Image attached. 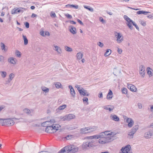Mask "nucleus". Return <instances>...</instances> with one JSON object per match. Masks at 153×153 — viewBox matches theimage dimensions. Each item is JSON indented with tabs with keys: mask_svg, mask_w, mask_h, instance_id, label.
I'll return each instance as SVG.
<instances>
[{
	"mask_svg": "<svg viewBox=\"0 0 153 153\" xmlns=\"http://www.w3.org/2000/svg\"><path fill=\"white\" fill-rule=\"evenodd\" d=\"M78 149V147L73 145L67 146L61 149L58 153H75Z\"/></svg>",
	"mask_w": 153,
	"mask_h": 153,
	"instance_id": "f257e3e1",
	"label": "nucleus"
},
{
	"mask_svg": "<svg viewBox=\"0 0 153 153\" xmlns=\"http://www.w3.org/2000/svg\"><path fill=\"white\" fill-rule=\"evenodd\" d=\"M95 144L94 140H89L83 142L82 145V148L83 150L88 149L91 147L95 146Z\"/></svg>",
	"mask_w": 153,
	"mask_h": 153,
	"instance_id": "f03ea898",
	"label": "nucleus"
},
{
	"mask_svg": "<svg viewBox=\"0 0 153 153\" xmlns=\"http://www.w3.org/2000/svg\"><path fill=\"white\" fill-rule=\"evenodd\" d=\"M109 131H106L105 132L101 133L99 135H96L91 136V139H99L101 137H108L107 136L110 135L111 134L109 133Z\"/></svg>",
	"mask_w": 153,
	"mask_h": 153,
	"instance_id": "7ed1b4c3",
	"label": "nucleus"
},
{
	"mask_svg": "<svg viewBox=\"0 0 153 153\" xmlns=\"http://www.w3.org/2000/svg\"><path fill=\"white\" fill-rule=\"evenodd\" d=\"M138 128V125L135 126L128 133V138L129 139H132L133 137V136Z\"/></svg>",
	"mask_w": 153,
	"mask_h": 153,
	"instance_id": "20e7f679",
	"label": "nucleus"
},
{
	"mask_svg": "<svg viewBox=\"0 0 153 153\" xmlns=\"http://www.w3.org/2000/svg\"><path fill=\"white\" fill-rule=\"evenodd\" d=\"M100 139L99 140V142L102 144H105L110 141L111 139L110 137H100Z\"/></svg>",
	"mask_w": 153,
	"mask_h": 153,
	"instance_id": "39448f33",
	"label": "nucleus"
},
{
	"mask_svg": "<svg viewBox=\"0 0 153 153\" xmlns=\"http://www.w3.org/2000/svg\"><path fill=\"white\" fill-rule=\"evenodd\" d=\"M75 116L72 114H69L66 115L63 118L62 120L63 121H69L70 120L74 118Z\"/></svg>",
	"mask_w": 153,
	"mask_h": 153,
	"instance_id": "423d86ee",
	"label": "nucleus"
},
{
	"mask_svg": "<svg viewBox=\"0 0 153 153\" xmlns=\"http://www.w3.org/2000/svg\"><path fill=\"white\" fill-rule=\"evenodd\" d=\"M4 123H5L4 125L9 126L13 125L15 122L13 120L9 119L6 120Z\"/></svg>",
	"mask_w": 153,
	"mask_h": 153,
	"instance_id": "0eeeda50",
	"label": "nucleus"
},
{
	"mask_svg": "<svg viewBox=\"0 0 153 153\" xmlns=\"http://www.w3.org/2000/svg\"><path fill=\"white\" fill-rule=\"evenodd\" d=\"M145 69L144 66L143 65H141L139 67V73L141 75V77L143 78L144 77Z\"/></svg>",
	"mask_w": 153,
	"mask_h": 153,
	"instance_id": "6e6552de",
	"label": "nucleus"
},
{
	"mask_svg": "<svg viewBox=\"0 0 153 153\" xmlns=\"http://www.w3.org/2000/svg\"><path fill=\"white\" fill-rule=\"evenodd\" d=\"M125 119L126 118V122L128 123V126L129 127H131L134 124L133 120L131 118H127V117L125 116Z\"/></svg>",
	"mask_w": 153,
	"mask_h": 153,
	"instance_id": "1a4fd4ad",
	"label": "nucleus"
},
{
	"mask_svg": "<svg viewBox=\"0 0 153 153\" xmlns=\"http://www.w3.org/2000/svg\"><path fill=\"white\" fill-rule=\"evenodd\" d=\"M114 35L115 37L117 38V41L118 42H121L122 38V36L120 33H117L116 32H114Z\"/></svg>",
	"mask_w": 153,
	"mask_h": 153,
	"instance_id": "9d476101",
	"label": "nucleus"
},
{
	"mask_svg": "<svg viewBox=\"0 0 153 153\" xmlns=\"http://www.w3.org/2000/svg\"><path fill=\"white\" fill-rule=\"evenodd\" d=\"M51 126L53 133L55 132L56 131L59 130L61 127L59 125L57 124H53L51 125Z\"/></svg>",
	"mask_w": 153,
	"mask_h": 153,
	"instance_id": "9b49d317",
	"label": "nucleus"
},
{
	"mask_svg": "<svg viewBox=\"0 0 153 153\" xmlns=\"http://www.w3.org/2000/svg\"><path fill=\"white\" fill-rule=\"evenodd\" d=\"M127 87L131 91L136 92L137 91V88L136 87L132 84H128Z\"/></svg>",
	"mask_w": 153,
	"mask_h": 153,
	"instance_id": "f8f14e48",
	"label": "nucleus"
},
{
	"mask_svg": "<svg viewBox=\"0 0 153 153\" xmlns=\"http://www.w3.org/2000/svg\"><path fill=\"white\" fill-rule=\"evenodd\" d=\"M125 153H132L130 145H127L125 146Z\"/></svg>",
	"mask_w": 153,
	"mask_h": 153,
	"instance_id": "ddd939ff",
	"label": "nucleus"
},
{
	"mask_svg": "<svg viewBox=\"0 0 153 153\" xmlns=\"http://www.w3.org/2000/svg\"><path fill=\"white\" fill-rule=\"evenodd\" d=\"M153 135V131L150 130L146 132L144 134V137L146 138H150Z\"/></svg>",
	"mask_w": 153,
	"mask_h": 153,
	"instance_id": "4468645a",
	"label": "nucleus"
},
{
	"mask_svg": "<svg viewBox=\"0 0 153 153\" xmlns=\"http://www.w3.org/2000/svg\"><path fill=\"white\" fill-rule=\"evenodd\" d=\"M66 105L65 104L59 106V107L56 108V113H59L61 111L63 110L64 109L66 108Z\"/></svg>",
	"mask_w": 153,
	"mask_h": 153,
	"instance_id": "2eb2a0df",
	"label": "nucleus"
},
{
	"mask_svg": "<svg viewBox=\"0 0 153 153\" xmlns=\"http://www.w3.org/2000/svg\"><path fill=\"white\" fill-rule=\"evenodd\" d=\"M17 60L16 59L13 57H10L8 59V61L9 63L13 64H16Z\"/></svg>",
	"mask_w": 153,
	"mask_h": 153,
	"instance_id": "dca6fc26",
	"label": "nucleus"
},
{
	"mask_svg": "<svg viewBox=\"0 0 153 153\" xmlns=\"http://www.w3.org/2000/svg\"><path fill=\"white\" fill-rule=\"evenodd\" d=\"M45 131L48 133H53V131L52 129V126L51 125L48 126L45 128Z\"/></svg>",
	"mask_w": 153,
	"mask_h": 153,
	"instance_id": "f3484780",
	"label": "nucleus"
},
{
	"mask_svg": "<svg viewBox=\"0 0 153 153\" xmlns=\"http://www.w3.org/2000/svg\"><path fill=\"white\" fill-rule=\"evenodd\" d=\"M69 30L70 32L71 33L73 34H75L76 33V29L75 27H74L72 26H69Z\"/></svg>",
	"mask_w": 153,
	"mask_h": 153,
	"instance_id": "a211bd4d",
	"label": "nucleus"
},
{
	"mask_svg": "<svg viewBox=\"0 0 153 153\" xmlns=\"http://www.w3.org/2000/svg\"><path fill=\"white\" fill-rule=\"evenodd\" d=\"M68 87L70 90V93L71 95L73 97H75L76 96V93L74 89L71 85H69Z\"/></svg>",
	"mask_w": 153,
	"mask_h": 153,
	"instance_id": "6ab92c4d",
	"label": "nucleus"
},
{
	"mask_svg": "<svg viewBox=\"0 0 153 153\" xmlns=\"http://www.w3.org/2000/svg\"><path fill=\"white\" fill-rule=\"evenodd\" d=\"M89 127H85L81 128L80 130L81 132L83 134H86L89 133Z\"/></svg>",
	"mask_w": 153,
	"mask_h": 153,
	"instance_id": "aec40b11",
	"label": "nucleus"
},
{
	"mask_svg": "<svg viewBox=\"0 0 153 153\" xmlns=\"http://www.w3.org/2000/svg\"><path fill=\"white\" fill-rule=\"evenodd\" d=\"M110 119L114 121H118L119 120V118L115 115L111 114L110 116Z\"/></svg>",
	"mask_w": 153,
	"mask_h": 153,
	"instance_id": "412c9836",
	"label": "nucleus"
},
{
	"mask_svg": "<svg viewBox=\"0 0 153 153\" xmlns=\"http://www.w3.org/2000/svg\"><path fill=\"white\" fill-rule=\"evenodd\" d=\"M15 75L13 73H11L9 75V79L6 82V83H9L14 77Z\"/></svg>",
	"mask_w": 153,
	"mask_h": 153,
	"instance_id": "4be33fe9",
	"label": "nucleus"
},
{
	"mask_svg": "<svg viewBox=\"0 0 153 153\" xmlns=\"http://www.w3.org/2000/svg\"><path fill=\"white\" fill-rule=\"evenodd\" d=\"M1 48L2 50H4V51L6 52L7 50V47H6L5 45L2 42H1Z\"/></svg>",
	"mask_w": 153,
	"mask_h": 153,
	"instance_id": "5701e85b",
	"label": "nucleus"
},
{
	"mask_svg": "<svg viewBox=\"0 0 153 153\" xmlns=\"http://www.w3.org/2000/svg\"><path fill=\"white\" fill-rule=\"evenodd\" d=\"M113 95V93L111 90H109V92L107 96V99L108 100H110L112 97H110V96H111Z\"/></svg>",
	"mask_w": 153,
	"mask_h": 153,
	"instance_id": "b1692460",
	"label": "nucleus"
},
{
	"mask_svg": "<svg viewBox=\"0 0 153 153\" xmlns=\"http://www.w3.org/2000/svg\"><path fill=\"white\" fill-rule=\"evenodd\" d=\"M150 13L149 12L143 10H140L137 12V13L138 14H143L144 15H146L147 13Z\"/></svg>",
	"mask_w": 153,
	"mask_h": 153,
	"instance_id": "393cba45",
	"label": "nucleus"
},
{
	"mask_svg": "<svg viewBox=\"0 0 153 153\" xmlns=\"http://www.w3.org/2000/svg\"><path fill=\"white\" fill-rule=\"evenodd\" d=\"M133 22H127L126 24L129 27L131 30H132L133 29V27L132 26V25H133Z\"/></svg>",
	"mask_w": 153,
	"mask_h": 153,
	"instance_id": "a878e982",
	"label": "nucleus"
},
{
	"mask_svg": "<svg viewBox=\"0 0 153 153\" xmlns=\"http://www.w3.org/2000/svg\"><path fill=\"white\" fill-rule=\"evenodd\" d=\"M147 73L149 75V77L152 76V72L151 71H150L149 70H152V69L148 67L147 68Z\"/></svg>",
	"mask_w": 153,
	"mask_h": 153,
	"instance_id": "bb28decb",
	"label": "nucleus"
},
{
	"mask_svg": "<svg viewBox=\"0 0 153 153\" xmlns=\"http://www.w3.org/2000/svg\"><path fill=\"white\" fill-rule=\"evenodd\" d=\"M22 37L24 40V44L25 45H26L28 43V40L26 36L23 35Z\"/></svg>",
	"mask_w": 153,
	"mask_h": 153,
	"instance_id": "cd10ccee",
	"label": "nucleus"
},
{
	"mask_svg": "<svg viewBox=\"0 0 153 153\" xmlns=\"http://www.w3.org/2000/svg\"><path fill=\"white\" fill-rule=\"evenodd\" d=\"M111 53V50L110 49H107L104 54V56H107L110 55Z\"/></svg>",
	"mask_w": 153,
	"mask_h": 153,
	"instance_id": "c85d7f7f",
	"label": "nucleus"
},
{
	"mask_svg": "<svg viewBox=\"0 0 153 153\" xmlns=\"http://www.w3.org/2000/svg\"><path fill=\"white\" fill-rule=\"evenodd\" d=\"M82 54L80 52L76 54L77 58L79 59H81L82 58Z\"/></svg>",
	"mask_w": 153,
	"mask_h": 153,
	"instance_id": "c756f323",
	"label": "nucleus"
},
{
	"mask_svg": "<svg viewBox=\"0 0 153 153\" xmlns=\"http://www.w3.org/2000/svg\"><path fill=\"white\" fill-rule=\"evenodd\" d=\"M0 73L1 77L3 78H4L7 76V73L6 72L4 71H1Z\"/></svg>",
	"mask_w": 153,
	"mask_h": 153,
	"instance_id": "7c9ffc66",
	"label": "nucleus"
},
{
	"mask_svg": "<svg viewBox=\"0 0 153 153\" xmlns=\"http://www.w3.org/2000/svg\"><path fill=\"white\" fill-rule=\"evenodd\" d=\"M55 48V50L59 53H60L61 52V50L59 47H58L57 46H54Z\"/></svg>",
	"mask_w": 153,
	"mask_h": 153,
	"instance_id": "2f4dec72",
	"label": "nucleus"
},
{
	"mask_svg": "<svg viewBox=\"0 0 153 153\" xmlns=\"http://www.w3.org/2000/svg\"><path fill=\"white\" fill-rule=\"evenodd\" d=\"M20 11V9H19V8H18L17 9L14 10H12L11 13L12 14L17 13H19V11Z\"/></svg>",
	"mask_w": 153,
	"mask_h": 153,
	"instance_id": "473e14b6",
	"label": "nucleus"
},
{
	"mask_svg": "<svg viewBox=\"0 0 153 153\" xmlns=\"http://www.w3.org/2000/svg\"><path fill=\"white\" fill-rule=\"evenodd\" d=\"M15 54L16 56L18 57H20L21 56V52L18 50L15 51Z\"/></svg>",
	"mask_w": 153,
	"mask_h": 153,
	"instance_id": "72a5a7b5",
	"label": "nucleus"
},
{
	"mask_svg": "<svg viewBox=\"0 0 153 153\" xmlns=\"http://www.w3.org/2000/svg\"><path fill=\"white\" fill-rule=\"evenodd\" d=\"M86 91H87L86 90H85L84 91H83L82 89H81L79 91V92L80 95H83V96H86V93L85 92Z\"/></svg>",
	"mask_w": 153,
	"mask_h": 153,
	"instance_id": "f704fd0d",
	"label": "nucleus"
},
{
	"mask_svg": "<svg viewBox=\"0 0 153 153\" xmlns=\"http://www.w3.org/2000/svg\"><path fill=\"white\" fill-rule=\"evenodd\" d=\"M42 90L46 93L48 92L49 91V89L45 87H42L41 88Z\"/></svg>",
	"mask_w": 153,
	"mask_h": 153,
	"instance_id": "c9c22d12",
	"label": "nucleus"
},
{
	"mask_svg": "<svg viewBox=\"0 0 153 153\" xmlns=\"http://www.w3.org/2000/svg\"><path fill=\"white\" fill-rule=\"evenodd\" d=\"M56 87L57 88H62L61 84L59 82H57L55 84Z\"/></svg>",
	"mask_w": 153,
	"mask_h": 153,
	"instance_id": "e433bc0d",
	"label": "nucleus"
},
{
	"mask_svg": "<svg viewBox=\"0 0 153 153\" xmlns=\"http://www.w3.org/2000/svg\"><path fill=\"white\" fill-rule=\"evenodd\" d=\"M0 62L3 64L5 63L4 57L3 56L1 55H0Z\"/></svg>",
	"mask_w": 153,
	"mask_h": 153,
	"instance_id": "4c0bfd02",
	"label": "nucleus"
},
{
	"mask_svg": "<svg viewBox=\"0 0 153 153\" xmlns=\"http://www.w3.org/2000/svg\"><path fill=\"white\" fill-rule=\"evenodd\" d=\"M125 19L126 20L127 22H130L132 23V22H133L131 19L126 15H125Z\"/></svg>",
	"mask_w": 153,
	"mask_h": 153,
	"instance_id": "58836bf2",
	"label": "nucleus"
},
{
	"mask_svg": "<svg viewBox=\"0 0 153 153\" xmlns=\"http://www.w3.org/2000/svg\"><path fill=\"white\" fill-rule=\"evenodd\" d=\"M89 127V132H90L95 131L96 129V128L94 126L92 127Z\"/></svg>",
	"mask_w": 153,
	"mask_h": 153,
	"instance_id": "ea45409f",
	"label": "nucleus"
},
{
	"mask_svg": "<svg viewBox=\"0 0 153 153\" xmlns=\"http://www.w3.org/2000/svg\"><path fill=\"white\" fill-rule=\"evenodd\" d=\"M23 111L24 113L27 114H30L31 113L30 110L27 108H25L24 109Z\"/></svg>",
	"mask_w": 153,
	"mask_h": 153,
	"instance_id": "a19ab883",
	"label": "nucleus"
},
{
	"mask_svg": "<svg viewBox=\"0 0 153 153\" xmlns=\"http://www.w3.org/2000/svg\"><path fill=\"white\" fill-rule=\"evenodd\" d=\"M65 50L68 52H71L72 51V49L71 48L66 46H65Z\"/></svg>",
	"mask_w": 153,
	"mask_h": 153,
	"instance_id": "79ce46f5",
	"label": "nucleus"
},
{
	"mask_svg": "<svg viewBox=\"0 0 153 153\" xmlns=\"http://www.w3.org/2000/svg\"><path fill=\"white\" fill-rule=\"evenodd\" d=\"M84 7L85 8L88 9V10H89V11H90L91 12H92L93 11V9L92 7H90L89 6H84Z\"/></svg>",
	"mask_w": 153,
	"mask_h": 153,
	"instance_id": "37998d69",
	"label": "nucleus"
},
{
	"mask_svg": "<svg viewBox=\"0 0 153 153\" xmlns=\"http://www.w3.org/2000/svg\"><path fill=\"white\" fill-rule=\"evenodd\" d=\"M51 122V121H45V122H43V123H42L41 126H42L47 127V126H48L46 124L47 123H49V122Z\"/></svg>",
	"mask_w": 153,
	"mask_h": 153,
	"instance_id": "c03bdc74",
	"label": "nucleus"
},
{
	"mask_svg": "<svg viewBox=\"0 0 153 153\" xmlns=\"http://www.w3.org/2000/svg\"><path fill=\"white\" fill-rule=\"evenodd\" d=\"M125 92H126V93H125V94L126 95V96L128 98H129L130 97V95L128 93V91L127 90L126 88H125Z\"/></svg>",
	"mask_w": 153,
	"mask_h": 153,
	"instance_id": "a18cd8bd",
	"label": "nucleus"
},
{
	"mask_svg": "<svg viewBox=\"0 0 153 153\" xmlns=\"http://www.w3.org/2000/svg\"><path fill=\"white\" fill-rule=\"evenodd\" d=\"M139 22L141 25H142L143 26H145L146 25V22L144 21H143L141 20H140V21H139Z\"/></svg>",
	"mask_w": 153,
	"mask_h": 153,
	"instance_id": "49530a36",
	"label": "nucleus"
},
{
	"mask_svg": "<svg viewBox=\"0 0 153 153\" xmlns=\"http://www.w3.org/2000/svg\"><path fill=\"white\" fill-rule=\"evenodd\" d=\"M133 25L135 26L136 27V29L138 30H139V28L138 27V26L137 25V24L133 22Z\"/></svg>",
	"mask_w": 153,
	"mask_h": 153,
	"instance_id": "de8ad7c7",
	"label": "nucleus"
},
{
	"mask_svg": "<svg viewBox=\"0 0 153 153\" xmlns=\"http://www.w3.org/2000/svg\"><path fill=\"white\" fill-rule=\"evenodd\" d=\"M65 16H66V17H67L69 19H71L72 18V16L71 15L68 14L67 13L66 14H65Z\"/></svg>",
	"mask_w": 153,
	"mask_h": 153,
	"instance_id": "09e8293b",
	"label": "nucleus"
},
{
	"mask_svg": "<svg viewBox=\"0 0 153 153\" xmlns=\"http://www.w3.org/2000/svg\"><path fill=\"white\" fill-rule=\"evenodd\" d=\"M97 45L101 48H102L104 45L103 43L101 42H98Z\"/></svg>",
	"mask_w": 153,
	"mask_h": 153,
	"instance_id": "8fccbe9b",
	"label": "nucleus"
},
{
	"mask_svg": "<svg viewBox=\"0 0 153 153\" xmlns=\"http://www.w3.org/2000/svg\"><path fill=\"white\" fill-rule=\"evenodd\" d=\"M88 99L87 97H84L82 99V101L83 102H88Z\"/></svg>",
	"mask_w": 153,
	"mask_h": 153,
	"instance_id": "3c124183",
	"label": "nucleus"
},
{
	"mask_svg": "<svg viewBox=\"0 0 153 153\" xmlns=\"http://www.w3.org/2000/svg\"><path fill=\"white\" fill-rule=\"evenodd\" d=\"M99 20L100 22H101L103 23H104L105 22V21L103 19V18L102 17H100V18Z\"/></svg>",
	"mask_w": 153,
	"mask_h": 153,
	"instance_id": "603ef678",
	"label": "nucleus"
},
{
	"mask_svg": "<svg viewBox=\"0 0 153 153\" xmlns=\"http://www.w3.org/2000/svg\"><path fill=\"white\" fill-rule=\"evenodd\" d=\"M110 108H108V110L109 111H111L113 110L114 108V107L112 105H110Z\"/></svg>",
	"mask_w": 153,
	"mask_h": 153,
	"instance_id": "864d4df0",
	"label": "nucleus"
},
{
	"mask_svg": "<svg viewBox=\"0 0 153 153\" xmlns=\"http://www.w3.org/2000/svg\"><path fill=\"white\" fill-rule=\"evenodd\" d=\"M72 137V136L68 135L67 136L65 137L64 138L65 139H66L67 140H68L70 139Z\"/></svg>",
	"mask_w": 153,
	"mask_h": 153,
	"instance_id": "5fc2aeb1",
	"label": "nucleus"
},
{
	"mask_svg": "<svg viewBox=\"0 0 153 153\" xmlns=\"http://www.w3.org/2000/svg\"><path fill=\"white\" fill-rule=\"evenodd\" d=\"M25 25L27 28H28L29 27V24L28 22H26L25 23Z\"/></svg>",
	"mask_w": 153,
	"mask_h": 153,
	"instance_id": "6e6d98bb",
	"label": "nucleus"
},
{
	"mask_svg": "<svg viewBox=\"0 0 153 153\" xmlns=\"http://www.w3.org/2000/svg\"><path fill=\"white\" fill-rule=\"evenodd\" d=\"M51 17H55L56 16V15L54 13H53L51 12Z\"/></svg>",
	"mask_w": 153,
	"mask_h": 153,
	"instance_id": "4d7b16f0",
	"label": "nucleus"
},
{
	"mask_svg": "<svg viewBox=\"0 0 153 153\" xmlns=\"http://www.w3.org/2000/svg\"><path fill=\"white\" fill-rule=\"evenodd\" d=\"M98 96L99 98H102L103 97L102 93V92H100L98 94Z\"/></svg>",
	"mask_w": 153,
	"mask_h": 153,
	"instance_id": "13d9d810",
	"label": "nucleus"
},
{
	"mask_svg": "<svg viewBox=\"0 0 153 153\" xmlns=\"http://www.w3.org/2000/svg\"><path fill=\"white\" fill-rule=\"evenodd\" d=\"M71 6H72V7H74L76 9H77L78 8L79 6L78 5H72Z\"/></svg>",
	"mask_w": 153,
	"mask_h": 153,
	"instance_id": "bf43d9fd",
	"label": "nucleus"
},
{
	"mask_svg": "<svg viewBox=\"0 0 153 153\" xmlns=\"http://www.w3.org/2000/svg\"><path fill=\"white\" fill-rule=\"evenodd\" d=\"M77 21L81 25H83V22L79 19H77Z\"/></svg>",
	"mask_w": 153,
	"mask_h": 153,
	"instance_id": "052dcab7",
	"label": "nucleus"
},
{
	"mask_svg": "<svg viewBox=\"0 0 153 153\" xmlns=\"http://www.w3.org/2000/svg\"><path fill=\"white\" fill-rule=\"evenodd\" d=\"M138 107L139 109H141L142 108V105L141 103H138Z\"/></svg>",
	"mask_w": 153,
	"mask_h": 153,
	"instance_id": "680f3d73",
	"label": "nucleus"
},
{
	"mask_svg": "<svg viewBox=\"0 0 153 153\" xmlns=\"http://www.w3.org/2000/svg\"><path fill=\"white\" fill-rule=\"evenodd\" d=\"M19 9H20V11H19V13L20 12L21 13H23L24 11L23 10L25 9H24L22 8H19Z\"/></svg>",
	"mask_w": 153,
	"mask_h": 153,
	"instance_id": "e2e57ef3",
	"label": "nucleus"
},
{
	"mask_svg": "<svg viewBox=\"0 0 153 153\" xmlns=\"http://www.w3.org/2000/svg\"><path fill=\"white\" fill-rule=\"evenodd\" d=\"M121 152H120V153H124V146H123L122 147V149L121 150Z\"/></svg>",
	"mask_w": 153,
	"mask_h": 153,
	"instance_id": "0e129e2a",
	"label": "nucleus"
},
{
	"mask_svg": "<svg viewBox=\"0 0 153 153\" xmlns=\"http://www.w3.org/2000/svg\"><path fill=\"white\" fill-rule=\"evenodd\" d=\"M117 51H118V53H119L120 54L122 52V50L121 49L118 48Z\"/></svg>",
	"mask_w": 153,
	"mask_h": 153,
	"instance_id": "69168bd1",
	"label": "nucleus"
},
{
	"mask_svg": "<svg viewBox=\"0 0 153 153\" xmlns=\"http://www.w3.org/2000/svg\"><path fill=\"white\" fill-rule=\"evenodd\" d=\"M37 16V15L34 13H32V15L31 16V17L32 18H34V17H36Z\"/></svg>",
	"mask_w": 153,
	"mask_h": 153,
	"instance_id": "338daca9",
	"label": "nucleus"
},
{
	"mask_svg": "<svg viewBox=\"0 0 153 153\" xmlns=\"http://www.w3.org/2000/svg\"><path fill=\"white\" fill-rule=\"evenodd\" d=\"M147 17L149 19H150L153 18V16L152 15H149L147 16Z\"/></svg>",
	"mask_w": 153,
	"mask_h": 153,
	"instance_id": "774afa93",
	"label": "nucleus"
}]
</instances>
